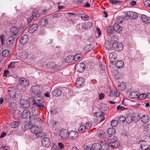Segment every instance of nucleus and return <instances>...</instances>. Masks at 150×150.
<instances>
[{"mask_svg":"<svg viewBox=\"0 0 150 150\" xmlns=\"http://www.w3.org/2000/svg\"><path fill=\"white\" fill-rule=\"evenodd\" d=\"M102 145L99 143H94L92 145V147L93 150H100L102 148Z\"/></svg>","mask_w":150,"mask_h":150,"instance_id":"obj_17","label":"nucleus"},{"mask_svg":"<svg viewBox=\"0 0 150 150\" xmlns=\"http://www.w3.org/2000/svg\"><path fill=\"white\" fill-rule=\"evenodd\" d=\"M73 56L69 55L65 59V61L66 62L70 63L74 60Z\"/></svg>","mask_w":150,"mask_h":150,"instance_id":"obj_34","label":"nucleus"},{"mask_svg":"<svg viewBox=\"0 0 150 150\" xmlns=\"http://www.w3.org/2000/svg\"><path fill=\"white\" fill-rule=\"evenodd\" d=\"M84 150H93V149L89 146H86L84 148Z\"/></svg>","mask_w":150,"mask_h":150,"instance_id":"obj_64","label":"nucleus"},{"mask_svg":"<svg viewBox=\"0 0 150 150\" xmlns=\"http://www.w3.org/2000/svg\"><path fill=\"white\" fill-rule=\"evenodd\" d=\"M19 32L18 28L16 27H12L10 29V33L11 35H16L17 34L19 35L18 34Z\"/></svg>","mask_w":150,"mask_h":150,"instance_id":"obj_16","label":"nucleus"},{"mask_svg":"<svg viewBox=\"0 0 150 150\" xmlns=\"http://www.w3.org/2000/svg\"><path fill=\"white\" fill-rule=\"evenodd\" d=\"M81 18L83 20H87L89 18L88 16L87 15H83L81 16Z\"/></svg>","mask_w":150,"mask_h":150,"instance_id":"obj_57","label":"nucleus"},{"mask_svg":"<svg viewBox=\"0 0 150 150\" xmlns=\"http://www.w3.org/2000/svg\"><path fill=\"white\" fill-rule=\"evenodd\" d=\"M41 142L43 146L45 147H48L50 144V140L47 137H45L42 138Z\"/></svg>","mask_w":150,"mask_h":150,"instance_id":"obj_9","label":"nucleus"},{"mask_svg":"<svg viewBox=\"0 0 150 150\" xmlns=\"http://www.w3.org/2000/svg\"><path fill=\"white\" fill-rule=\"evenodd\" d=\"M118 36L116 35H113V36L111 38V41L112 42H117V40H118Z\"/></svg>","mask_w":150,"mask_h":150,"instance_id":"obj_49","label":"nucleus"},{"mask_svg":"<svg viewBox=\"0 0 150 150\" xmlns=\"http://www.w3.org/2000/svg\"><path fill=\"white\" fill-rule=\"evenodd\" d=\"M53 95L56 97H58L61 94V91L60 89H56L52 91Z\"/></svg>","mask_w":150,"mask_h":150,"instance_id":"obj_31","label":"nucleus"},{"mask_svg":"<svg viewBox=\"0 0 150 150\" xmlns=\"http://www.w3.org/2000/svg\"><path fill=\"white\" fill-rule=\"evenodd\" d=\"M31 90L32 93L36 95H39L42 91V87L38 85L33 86L31 88Z\"/></svg>","mask_w":150,"mask_h":150,"instance_id":"obj_4","label":"nucleus"},{"mask_svg":"<svg viewBox=\"0 0 150 150\" xmlns=\"http://www.w3.org/2000/svg\"><path fill=\"white\" fill-rule=\"evenodd\" d=\"M58 145L60 149H64V145L62 143L60 142H59L58 144Z\"/></svg>","mask_w":150,"mask_h":150,"instance_id":"obj_60","label":"nucleus"},{"mask_svg":"<svg viewBox=\"0 0 150 150\" xmlns=\"http://www.w3.org/2000/svg\"><path fill=\"white\" fill-rule=\"evenodd\" d=\"M87 128L86 126L84 125H82L80 126L78 129V130L81 132H84L86 129Z\"/></svg>","mask_w":150,"mask_h":150,"instance_id":"obj_37","label":"nucleus"},{"mask_svg":"<svg viewBox=\"0 0 150 150\" xmlns=\"http://www.w3.org/2000/svg\"><path fill=\"white\" fill-rule=\"evenodd\" d=\"M14 38L12 36L9 37L6 40V41L8 45H10L13 42Z\"/></svg>","mask_w":150,"mask_h":150,"instance_id":"obj_28","label":"nucleus"},{"mask_svg":"<svg viewBox=\"0 0 150 150\" xmlns=\"http://www.w3.org/2000/svg\"><path fill=\"white\" fill-rule=\"evenodd\" d=\"M84 82V79L83 78L81 77L77 79L76 81V84L77 87H80L83 85Z\"/></svg>","mask_w":150,"mask_h":150,"instance_id":"obj_11","label":"nucleus"},{"mask_svg":"<svg viewBox=\"0 0 150 150\" xmlns=\"http://www.w3.org/2000/svg\"><path fill=\"white\" fill-rule=\"evenodd\" d=\"M78 136L77 132L71 131L68 133V137L72 140H74L77 138Z\"/></svg>","mask_w":150,"mask_h":150,"instance_id":"obj_10","label":"nucleus"},{"mask_svg":"<svg viewBox=\"0 0 150 150\" xmlns=\"http://www.w3.org/2000/svg\"><path fill=\"white\" fill-rule=\"evenodd\" d=\"M28 40L27 35H25L22 36L19 40V42L22 45H24L26 43Z\"/></svg>","mask_w":150,"mask_h":150,"instance_id":"obj_19","label":"nucleus"},{"mask_svg":"<svg viewBox=\"0 0 150 150\" xmlns=\"http://www.w3.org/2000/svg\"><path fill=\"white\" fill-rule=\"evenodd\" d=\"M45 135L44 133L43 132H40L39 130L37 133L36 134V136L38 137H41Z\"/></svg>","mask_w":150,"mask_h":150,"instance_id":"obj_46","label":"nucleus"},{"mask_svg":"<svg viewBox=\"0 0 150 150\" xmlns=\"http://www.w3.org/2000/svg\"><path fill=\"white\" fill-rule=\"evenodd\" d=\"M103 113L100 112H96L95 113V116L97 117H98V120H99V123H101L105 119V117L103 116Z\"/></svg>","mask_w":150,"mask_h":150,"instance_id":"obj_13","label":"nucleus"},{"mask_svg":"<svg viewBox=\"0 0 150 150\" xmlns=\"http://www.w3.org/2000/svg\"><path fill=\"white\" fill-rule=\"evenodd\" d=\"M32 15L33 17L36 18H38L40 16V15L38 14V12L37 10H34L33 11Z\"/></svg>","mask_w":150,"mask_h":150,"instance_id":"obj_43","label":"nucleus"},{"mask_svg":"<svg viewBox=\"0 0 150 150\" xmlns=\"http://www.w3.org/2000/svg\"><path fill=\"white\" fill-rule=\"evenodd\" d=\"M141 18L142 21L145 23L147 24L150 22V18L145 15H142Z\"/></svg>","mask_w":150,"mask_h":150,"instance_id":"obj_21","label":"nucleus"},{"mask_svg":"<svg viewBox=\"0 0 150 150\" xmlns=\"http://www.w3.org/2000/svg\"><path fill=\"white\" fill-rule=\"evenodd\" d=\"M48 23V20L47 19H42L41 20L39 21V23L42 26L45 25Z\"/></svg>","mask_w":150,"mask_h":150,"instance_id":"obj_32","label":"nucleus"},{"mask_svg":"<svg viewBox=\"0 0 150 150\" xmlns=\"http://www.w3.org/2000/svg\"><path fill=\"white\" fill-rule=\"evenodd\" d=\"M118 87L120 90L123 91L126 88V86L125 83L123 82L121 83L118 85Z\"/></svg>","mask_w":150,"mask_h":150,"instance_id":"obj_35","label":"nucleus"},{"mask_svg":"<svg viewBox=\"0 0 150 150\" xmlns=\"http://www.w3.org/2000/svg\"><path fill=\"white\" fill-rule=\"evenodd\" d=\"M18 125V123L16 121H15L12 123L11 125L12 127L13 128H14L15 127H17Z\"/></svg>","mask_w":150,"mask_h":150,"instance_id":"obj_58","label":"nucleus"},{"mask_svg":"<svg viewBox=\"0 0 150 150\" xmlns=\"http://www.w3.org/2000/svg\"><path fill=\"white\" fill-rule=\"evenodd\" d=\"M107 32L108 33H112L113 32L112 27L108 26L107 28Z\"/></svg>","mask_w":150,"mask_h":150,"instance_id":"obj_54","label":"nucleus"},{"mask_svg":"<svg viewBox=\"0 0 150 150\" xmlns=\"http://www.w3.org/2000/svg\"><path fill=\"white\" fill-rule=\"evenodd\" d=\"M139 93L137 92L134 91L131 92L129 95V97L131 99L138 97Z\"/></svg>","mask_w":150,"mask_h":150,"instance_id":"obj_27","label":"nucleus"},{"mask_svg":"<svg viewBox=\"0 0 150 150\" xmlns=\"http://www.w3.org/2000/svg\"><path fill=\"white\" fill-rule=\"evenodd\" d=\"M110 138L111 142L108 144V146L112 148H117L120 144V143L117 141L116 137L112 136Z\"/></svg>","mask_w":150,"mask_h":150,"instance_id":"obj_3","label":"nucleus"},{"mask_svg":"<svg viewBox=\"0 0 150 150\" xmlns=\"http://www.w3.org/2000/svg\"><path fill=\"white\" fill-rule=\"evenodd\" d=\"M38 28V25L37 24L34 23L28 29V32L30 33H33L36 31Z\"/></svg>","mask_w":150,"mask_h":150,"instance_id":"obj_14","label":"nucleus"},{"mask_svg":"<svg viewBox=\"0 0 150 150\" xmlns=\"http://www.w3.org/2000/svg\"><path fill=\"white\" fill-rule=\"evenodd\" d=\"M118 121L115 120H113L111 121V124L112 127H115L118 125Z\"/></svg>","mask_w":150,"mask_h":150,"instance_id":"obj_45","label":"nucleus"},{"mask_svg":"<svg viewBox=\"0 0 150 150\" xmlns=\"http://www.w3.org/2000/svg\"><path fill=\"white\" fill-rule=\"evenodd\" d=\"M115 64L116 66L119 68H122L124 65V62L121 60L118 61Z\"/></svg>","mask_w":150,"mask_h":150,"instance_id":"obj_29","label":"nucleus"},{"mask_svg":"<svg viewBox=\"0 0 150 150\" xmlns=\"http://www.w3.org/2000/svg\"><path fill=\"white\" fill-rule=\"evenodd\" d=\"M123 21V18L120 16H118L117 17L116 19V22L118 23H122Z\"/></svg>","mask_w":150,"mask_h":150,"instance_id":"obj_52","label":"nucleus"},{"mask_svg":"<svg viewBox=\"0 0 150 150\" xmlns=\"http://www.w3.org/2000/svg\"><path fill=\"white\" fill-rule=\"evenodd\" d=\"M144 4L145 5L150 7V0H145L144 2Z\"/></svg>","mask_w":150,"mask_h":150,"instance_id":"obj_56","label":"nucleus"},{"mask_svg":"<svg viewBox=\"0 0 150 150\" xmlns=\"http://www.w3.org/2000/svg\"><path fill=\"white\" fill-rule=\"evenodd\" d=\"M30 129L32 133L36 134L39 130V129L38 126H34L31 127Z\"/></svg>","mask_w":150,"mask_h":150,"instance_id":"obj_26","label":"nucleus"},{"mask_svg":"<svg viewBox=\"0 0 150 150\" xmlns=\"http://www.w3.org/2000/svg\"><path fill=\"white\" fill-rule=\"evenodd\" d=\"M31 126L29 123H26L23 127V128L24 130H27L28 129H30Z\"/></svg>","mask_w":150,"mask_h":150,"instance_id":"obj_39","label":"nucleus"},{"mask_svg":"<svg viewBox=\"0 0 150 150\" xmlns=\"http://www.w3.org/2000/svg\"><path fill=\"white\" fill-rule=\"evenodd\" d=\"M115 132V129L113 127L110 128L107 130V132L109 135L114 134Z\"/></svg>","mask_w":150,"mask_h":150,"instance_id":"obj_33","label":"nucleus"},{"mask_svg":"<svg viewBox=\"0 0 150 150\" xmlns=\"http://www.w3.org/2000/svg\"><path fill=\"white\" fill-rule=\"evenodd\" d=\"M21 103L22 105L24 108H28L30 106V101L29 100V99L23 100H22Z\"/></svg>","mask_w":150,"mask_h":150,"instance_id":"obj_15","label":"nucleus"},{"mask_svg":"<svg viewBox=\"0 0 150 150\" xmlns=\"http://www.w3.org/2000/svg\"><path fill=\"white\" fill-rule=\"evenodd\" d=\"M138 15L137 13L132 11H128L124 18L126 20H128L129 18L135 19L138 17Z\"/></svg>","mask_w":150,"mask_h":150,"instance_id":"obj_5","label":"nucleus"},{"mask_svg":"<svg viewBox=\"0 0 150 150\" xmlns=\"http://www.w3.org/2000/svg\"><path fill=\"white\" fill-rule=\"evenodd\" d=\"M147 95L146 94L142 93L139 95H138V98L139 100H142L146 97Z\"/></svg>","mask_w":150,"mask_h":150,"instance_id":"obj_42","label":"nucleus"},{"mask_svg":"<svg viewBox=\"0 0 150 150\" xmlns=\"http://www.w3.org/2000/svg\"><path fill=\"white\" fill-rule=\"evenodd\" d=\"M93 23L91 22H87L84 23L83 28L84 29H88L91 28L92 25Z\"/></svg>","mask_w":150,"mask_h":150,"instance_id":"obj_25","label":"nucleus"},{"mask_svg":"<svg viewBox=\"0 0 150 150\" xmlns=\"http://www.w3.org/2000/svg\"><path fill=\"white\" fill-rule=\"evenodd\" d=\"M16 62H10V64L8 65V68H13L15 67V64Z\"/></svg>","mask_w":150,"mask_h":150,"instance_id":"obj_53","label":"nucleus"},{"mask_svg":"<svg viewBox=\"0 0 150 150\" xmlns=\"http://www.w3.org/2000/svg\"><path fill=\"white\" fill-rule=\"evenodd\" d=\"M29 85L28 80L24 78H20L18 80V84L16 87L18 91H25Z\"/></svg>","mask_w":150,"mask_h":150,"instance_id":"obj_1","label":"nucleus"},{"mask_svg":"<svg viewBox=\"0 0 150 150\" xmlns=\"http://www.w3.org/2000/svg\"><path fill=\"white\" fill-rule=\"evenodd\" d=\"M0 37L2 43V44H4L5 40V36L3 35H0Z\"/></svg>","mask_w":150,"mask_h":150,"instance_id":"obj_55","label":"nucleus"},{"mask_svg":"<svg viewBox=\"0 0 150 150\" xmlns=\"http://www.w3.org/2000/svg\"><path fill=\"white\" fill-rule=\"evenodd\" d=\"M139 144H140V147L142 150H146L149 147V146L147 144L146 142L143 140L140 141Z\"/></svg>","mask_w":150,"mask_h":150,"instance_id":"obj_18","label":"nucleus"},{"mask_svg":"<svg viewBox=\"0 0 150 150\" xmlns=\"http://www.w3.org/2000/svg\"><path fill=\"white\" fill-rule=\"evenodd\" d=\"M16 107V104L15 103L12 102L9 104L8 108L10 109H11L13 108H15Z\"/></svg>","mask_w":150,"mask_h":150,"instance_id":"obj_38","label":"nucleus"},{"mask_svg":"<svg viewBox=\"0 0 150 150\" xmlns=\"http://www.w3.org/2000/svg\"><path fill=\"white\" fill-rule=\"evenodd\" d=\"M28 56V54L27 52L23 51L22 52L21 57L22 58L25 59Z\"/></svg>","mask_w":150,"mask_h":150,"instance_id":"obj_40","label":"nucleus"},{"mask_svg":"<svg viewBox=\"0 0 150 150\" xmlns=\"http://www.w3.org/2000/svg\"><path fill=\"white\" fill-rule=\"evenodd\" d=\"M114 30L117 32H120L122 30V28L120 26L117 24H115L113 27Z\"/></svg>","mask_w":150,"mask_h":150,"instance_id":"obj_24","label":"nucleus"},{"mask_svg":"<svg viewBox=\"0 0 150 150\" xmlns=\"http://www.w3.org/2000/svg\"><path fill=\"white\" fill-rule=\"evenodd\" d=\"M9 74V71L8 70L4 71L3 76H7Z\"/></svg>","mask_w":150,"mask_h":150,"instance_id":"obj_63","label":"nucleus"},{"mask_svg":"<svg viewBox=\"0 0 150 150\" xmlns=\"http://www.w3.org/2000/svg\"><path fill=\"white\" fill-rule=\"evenodd\" d=\"M19 113L22 114V117L23 119H29L30 120H36L35 115H31L30 111L28 109H25L23 110L22 113L19 110Z\"/></svg>","mask_w":150,"mask_h":150,"instance_id":"obj_2","label":"nucleus"},{"mask_svg":"<svg viewBox=\"0 0 150 150\" xmlns=\"http://www.w3.org/2000/svg\"><path fill=\"white\" fill-rule=\"evenodd\" d=\"M109 59L110 61L112 62H115V59L117 58L116 54L114 52L110 53Z\"/></svg>","mask_w":150,"mask_h":150,"instance_id":"obj_20","label":"nucleus"},{"mask_svg":"<svg viewBox=\"0 0 150 150\" xmlns=\"http://www.w3.org/2000/svg\"><path fill=\"white\" fill-rule=\"evenodd\" d=\"M2 52V56L5 57L8 56L9 55V51L8 50H5L3 51Z\"/></svg>","mask_w":150,"mask_h":150,"instance_id":"obj_41","label":"nucleus"},{"mask_svg":"<svg viewBox=\"0 0 150 150\" xmlns=\"http://www.w3.org/2000/svg\"><path fill=\"white\" fill-rule=\"evenodd\" d=\"M76 4L77 5H81L82 4L83 0H75Z\"/></svg>","mask_w":150,"mask_h":150,"instance_id":"obj_61","label":"nucleus"},{"mask_svg":"<svg viewBox=\"0 0 150 150\" xmlns=\"http://www.w3.org/2000/svg\"><path fill=\"white\" fill-rule=\"evenodd\" d=\"M125 120H127L128 123H130L132 121V119L130 117H127L126 118L123 116H120L119 117L118 121L120 123H122L124 122Z\"/></svg>","mask_w":150,"mask_h":150,"instance_id":"obj_12","label":"nucleus"},{"mask_svg":"<svg viewBox=\"0 0 150 150\" xmlns=\"http://www.w3.org/2000/svg\"><path fill=\"white\" fill-rule=\"evenodd\" d=\"M125 108L124 107L122 106L121 105H119L117 107V110H123Z\"/></svg>","mask_w":150,"mask_h":150,"instance_id":"obj_62","label":"nucleus"},{"mask_svg":"<svg viewBox=\"0 0 150 150\" xmlns=\"http://www.w3.org/2000/svg\"><path fill=\"white\" fill-rule=\"evenodd\" d=\"M55 70H58L60 69L62 67V64L61 63H55Z\"/></svg>","mask_w":150,"mask_h":150,"instance_id":"obj_51","label":"nucleus"},{"mask_svg":"<svg viewBox=\"0 0 150 150\" xmlns=\"http://www.w3.org/2000/svg\"><path fill=\"white\" fill-rule=\"evenodd\" d=\"M12 98H14L15 100L17 101L21 100L22 98V95L20 93H17L13 95Z\"/></svg>","mask_w":150,"mask_h":150,"instance_id":"obj_23","label":"nucleus"},{"mask_svg":"<svg viewBox=\"0 0 150 150\" xmlns=\"http://www.w3.org/2000/svg\"><path fill=\"white\" fill-rule=\"evenodd\" d=\"M43 102V100H42V99L40 98L39 99H38L35 101V103H36V105L37 106L40 105L42 104Z\"/></svg>","mask_w":150,"mask_h":150,"instance_id":"obj_48","label":"nucleus"},{"mask_svg":"<svg viewBox=\"0 0 150 150\" xmlns=\"http://www.w3.org/2000/svg\"><path fill=\"white\" fill-rule=\"evenodd\" d=\"M112 47L116 51H120L123 49V44L118 42H113Z\"/></svg>","mask_w":150,"mask_h":150,"instance_id":"obj_6","label":"nucleus"},{"mask_svg":"<svg viewBox=\"0 0 150 150\" xmlns=\"http://www.w3.org/2000/svg\"><path fill=\"white\" fill-rule=\"evenodd\" d=\"M33 19V18L32 17H30L28 18V19H27V22L28 24H29L28 25H29V24L30 22L32 21V20Z\"/></svg>","mask_w":150,"mask_h":150,"instance_id":"obj_59","label":"nucleus"},{"mask_svg":"<svg viewBox=\"0 0 150 150\" xmlns=\"http://www.w3.org/2000/svg\"><path fill=\"white\" fill-rule=\"evenodd\" d=\"M55 63L53 62H48L46 64L47 67L50 70H52L53 69L55 70Z\"/></svg>","mask_w":150,"mask_h":150,"instance_id":"obj_22","label":"nucleus"},{"mask_svg":"<svg viewBox=\"0 0 150 150\" xmlns=\"http://www.w3.org/2000/svg\"><path fill=\"white\" fill-rule=\"evenodd\" d=\"M109 95L111 97H114L115 96V93L114 90L112 89L110 90Z\"/></svg>","mask_w":150,"mask_h":150,"instance_id":"obj_50","label":"nucleus"},{"mask_svg":"<svg viewBox=\"0 0 150 150\" xmlns=\"http://www.w3.org/2000/svg\"><path fill=\"white\" fill-rule=\"evenodd\" d=\"M142 122L144 123L148 122L149 119V117L146 115H144L142 116L141 118Z\"/></svg>","mask_w":150,"mask_h":150,"instance_id":"obj_30","label":"nucleus"},{"mask_svg":"<svg viewBox=\"0 0 150 150\" xmlns=\"http://www.w3.org/2000/svg\"><path fill=\"white\" fill-rule=\"evenodd\" d=\"M85 65L83 63H77L76 64L75 69L79 72H83L84 70Z\"/></svg>","mask_w":150,"mask_h":150,"instance_id":"obj_7","label":"nucleus"},{"mask_svg":"<svg viewBox=\"0 0 150 150\" xmlns=\"http://www.w3.org/2000/svg\"><path fill=\"white\" fill-rule=\"evenodd\" d=\"M100 108L101 111V112L103 113H104V112H105L107 110L106 105H105V104H102L100 106Z\"/></svg>","mask_w":150,"mask_h":150,"instance_id":"obj_44","label":"nucleus"},{"mask_svg":"<svg viewBox=\"0 0 150 150\" xmlns=\"http://www.w3.org/2000/svg\"><path fill=\"white\" fill-rule=\"evenodd\" d=\"M69 132L67 130L62 129L59 132L60 136L63 139H66L68 137Z\"/></svg>","mask_w":150,"mask_h":150,"instance_id":"obj_8","label":"nucleus"},{"mask_svg":"<svg viewBox=\"0 0 150 150\" xmlns=\"http://www.w3.org/2000/svg\"><path fill=\"white\" fill-rule=\"evenodd\" d=\"M110 2L113 4H120L121 3L120 1L117 0H109Z\"/></svg>","mask_w":150,"mask_h":150,"instance_id":"obj_47","label":"nucleus"},{"mask_svg":"<svg viewBox=\"0 0 150 150\" xmlns=\"http://www.w3.org/2000/svg\"><path fill=\"white\" fill-rule=\"evenodd\" d=\"M74 60L77 61L82 57L81 55L80 54H77L73 56Z\"/></svg>","mask_w":150,"mask_h":150,"instance_id":"obj_36","label":"nucleus"}]
</instances>
